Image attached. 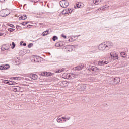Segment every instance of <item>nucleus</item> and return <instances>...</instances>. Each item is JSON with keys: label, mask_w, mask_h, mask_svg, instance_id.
Returning <instances> with one entry per match:
<instances>
[{"label": "nucleus", "mask_w": 129, "mask_h": 129, "mask_svg": "<svg viewBox=\"0 0 129 129\" xmlns=\"http://www.w3.org/2000/svg\"><path fill=\"white\" fill-rule=\"evenodd\" d=\"M50 33L49 32V30H46L45 31H44L42 33L41 35L42 36H47V35H49Z\"/></svg>", "instance_id": "18"}, {"label": "nucleus", "mask_w": 129, "mask_h": 129, "mask_svg": "<svg viewBox=\"0 0 129 129\" xmlns=\"http://www.w3.org/2000/svg\"><path fill=\"white\" fill-rule=\"evenodd\" d=\"M98 65H99V66H103V65H104L103 60L99 61H98Z\"/></svg>", "instance_id": "28"}, {"label": "nucleus", "mask_w": 129, "mask_h": 129, "mask_svg": "<svg viewBox=\"0 0 129 129\" xmlns=\"http://www.w3.org/2000/svg\"><path fill=\"white\" fill-rule=\"evenodd\" d=\"M69 119H70V117H68L67 118H66V121L69 120Z\"/></svg>", "instance_id": "51"}, {"label": "nucleus", "mask_w": 129, "mask_h": 129, "mask_svg": "<svg viewBox=\"0 0 129 129\" xmlns=\"http://www.w3.org/2000/svg\"><path fill=\"white\" fill-rule=\"evenodd\" d=\"M25 80H26L27 81H30V79L26 78Z\"/></svg>", "instance_id": "53"}, {"label": "nucleus", "mask_w": 129, "mask_h": 129, "mask_svg": "<svg viewBox=\"0 0 129 129\" xmlns=\"http://www.w3.org/2000/svg\"><path fill=\"white\" fill-rule=\"evenodd\" d=\"M37 56L36 55H33L31 57V60L32 62H33V63H36V61H37Z\"/></svg>", "instance_id": "13"}, {"label": "nucleus", "mask_w": 129, "mask_h": 129, "mask_svg": "<svg viewBox=\"0 0 129 129\" xmlns=\"http://www.w3.org/2000/svg\"><path fill=\"white\" fill-rule=\"evenodd\" d=\"M55 47H60V44L59 42H57L55 44Z\"/></svg>", "instance_id": "40"}, {"label": "nucleus", "mask_w": 129, "mask_h": 129, "mask_svg": "<svg viewBox=\"0 0 129 129\" xmlns=\"http://www.w3.org/2000/svg\"><path fill=\"white\" fill-rule=\"evenodd\" d=\"M58 43H59V46L60 47H63V46L65 45V42L64 41H60V42H58Z\"/></svg>", "instance_id": "27"}, {"label": "nucleus", "mask_w": 129, "mask_h": 129, "mask_svg": "<svg viewBox=\"0 0 129 129\" xmlns=\"http://www.w3.org/2000/svg\"><path fill=\"white\" fill-rule=\"evenodd\" d=\"M15 63H16V65H20L21 64V60H20V59H19V58H17L15 60Z\"/></svg>", "instance_id": "19"}, {"label": "nucleus", "mask_w": 129, "mask_h": 129, "mask_svg": "<svg viewBox=\"0 0 129 129\" xmlns=\"http://www.w3.org/2000/svg\"><path fill=\"white\" fill-rule=\"evenodd\" d=\"M5 15L7 16H9L10 14H11V11H10L9 9H6V10H5Z\"/></svg>", "instance_id": "20"}, {"label": "nucleus", "mask_w": 129, "mask_h": 129, "mask_svg": "<svg viewBox=\"0 0 129 129\" xmlns=\"http://www.w3.org/2000/svg\"><path fill=\"white\" fill-rule=\"evenodd\" d=\"M65 70V69L64 68H61L60 69H59L57 71H56V73H61V72H63V71Z\"/></svg>", "instance_id": "21"}, {"label": "nucleus", "mask_w": 129, "mask_h": 129, "mask_svg": "<svg viewBox=\"0 0 129 129\" xmlns=\"http://www.w3.org/2000/svg\"><path fill=\"white\" fill-rule=\"evenodd\" d=\"M15 29H14V28H9L8 29V31H9V32H10V33H12V32H14V31H15Z\"/></svg>", "instance_id": "32"}, {"label": "nucleus", "mask_w": 129, "mask_h": 129, "mask_svg": "<svg viewBox=\"0 0 129 129\" xmlns=\"http://www.w3.org/2000/svg\"><path fill=\"white\" fill-rule=\"evenodd\" d=\"M83 7V3L81 2H77L74 5L75 9H80Z\"/></svg>", "instance_id": "7"}, {"label": "nucleus", "mask_w": 129, "mask_h": 129, "mask_svg": "<svg viewBox=\"0 0 129 129\" xmlns=\"http://www.w3.org/2000/svg\"><path fill=\"white\" fill-rule=\"evenodd\" d=\"M19 20H24V18H23V16H20V17L19 18Z\"/></svg>", "instance_id": "48"}, {"label": "nucleus", "mask_w": 129, "mask_h": 129, "mask_svg": "<svg viewBox=\"0 0 129 129\" xmlns=\"http://www.w3.org/2000/svg\"><path fill=\"white\" fill-rule=\"evenodd\" d=\"M3 35H4V33L0 32V37L2 36H3Z\"/></svg>", "instance_id": "55"}, {"label": "nucleus", "mask_w": 129, "mask_h": 129, "mask_svg": "<svg viewBox=\"0 0 129 129\" xmlns=\"http://www.w3.org/2000/svg\"><path fill=\"white\" fill-rule=\"evenodd\" d=\"M30 77L31 79H33V80H37V79H38V76L37 75V74H31Z\"/></svg>", "instance_id": "11"}, {"label": "nucleus", "mask_w": 129, "mask_h": 129, "mask_svg": "<svg viewBox=\"0 0 129 129\" xmlns=\"http://www.w3.org/2000/svg\"><path fill=\"white\" fill-rule=\"evenodd\" d=\"M103 63H104V65H106L108 64V61L103 60Z\"/></svg>", "instance_id": "44"}, {"label": "nucleus", "mask_w": 129, "mask_h": 129, "mask_svg": "<svg viewBox=\"0 0 129 129\" xmlns=\"http://www.w3.org/2000/svg\"><path fill=\"white\" fill-rule=\"evenodd\" d=\"M22 46H24V47H26V46H27V43H23Z\"/></svg>", "instance_id": "50"}, {"label": "nucleus", "mask_w": 129, "mask_h": 129, "mask_svg": "<svg viewBox=\"0 0 129 129\" xmlns=\"http://www.w3.org/2000/svg\"><path fill=\"white\" fill-rule=\"evenodd\" d=\"M22 43H23V41H21V42H20V45H22Z\"/></svg>", "instance_id": "61"}, {"label": "nucleus", "mask_w": 129, "mask_h": 129, "mask_svg": "<svg viewBox=\"0 0 129 129\" xmlns=\"http://www.w3.org/2000/svg\"><path fill=\"white\" fill-rule=\"evenodd\" d=\"M25 23H26V25H28V24H29V22H26Z\"/></svg>", "instance_id": "60"}, {"label": "nucleus", "mask_w": 129, "mask_h": 129, "mask_svg": "<svg viewBox=\"0 0 129 129\" xmlns=\"http://www.w3.org/2000/svg\"><path fill=\"white\" fill-rule=\"evenodd\" d=\"M71 40H72V38H71Z\"/></svg>", "instance_id": "63"}, {"label": "nucleus", "mask_w": 129, "mask_h": 129, "mask_svg": "<svg viewBox=\"0 0 129 129\" xmlns=\"http://www.w3.org/2000/svg\"><path fill=\"white\" fill-rule=\"evenodd\" d=\"M33 45L34 44L33 43H29V45H28V48H32Z\"/></svg>", "instance_id": "38"}, {"label": "nucleus", "mask_w": 129, "mask_h": 129, "mask_svg": "<svg viewBox=\"0 0 129 129\" xmlns=\"http://www.w3.org/2000/svg\"><path fill=\"white\" fill-rule=\"evenodd\" d=\"M12 45L11 49H14L16 47V44L14 42H12Z\"/></svg>", "instance_id": "34"}, {"label": "nucleus", "mask_w": 129, "mask_h": 129, "mask_svg": "<svg viewBox=\"0 0 129 129\" xmlns=\"http://www.w3.org/2000/svg\"><path fill=\"white\" fill-rule=\"evenodd\" d=\"M16 28L17 29V30H21V26H19V25H16Z\"/></svg>", "instance_id": "42"}, {"label": "nucleus", "mask_w": 129, "mask_h": 129, "mask_svg": "<svg viewBox=\"0 0 129 129\" xmlns=\"http://www.w3.org/2000/svg\"><path fill=\"white\" fill-rule=\"evenodd\" d=\"M8 26H9V27H11V28H15V25H14L12 24H10V23H9L8 24Z\"/></svg>", "instance_id": "37"}, {"label": "nucleus", "mask_w": 129, "mask_h": 129, "mask_svg": "<svg viewBox=\"0 0 129 129\" xmlns=\"http://www.w3.org/2000/svg\"><path fill=\"white\" fill-rule=\"evenodd\" d=\"M113 47V43L111 41H106L101 43L98 46V49L100 51L106 52Z\"/></svg>", "instance_id": "1"}, {"label": "nucleus", "mask_w": 129, "mask_h": 129, "mask_svg": "<svg viewBox=\"0 0 129 129\" xmlns=\"http://www.w3.org/2000/svg\"><path fill=\"white\" fill-rule=\"evenodd\" d=\"M13 89H14L13 91L15 92H20V90H21V88L19 86H16V87H14Z\"/></svg>", "instance_id": "15"}, {"label": "nucleus", "mask_w": 129, "mask_h": 129, "mask_svg": "<svg viewBox=\"0 0 129 129\" xmlns=\"http://www.w3.org/2000/svg\"><path fill=\"white\" fill-rule=\"evenodd\" d=\"M59 4L62 8H67L69 6V2L68 1H60Z\"/></svg>", "instance_id": "5"}, {"label": "nucleus", "mask_w": 129, "mask_h": 129, "mask_svg": "<svg viewBox=\"0 0 129 129\" xmlns=\"http://www.w3.org/2000/svg\"><path fill=\"white\" fill-rule=\"evenodd\" d=\"M12 79H14V80H21V78L19 77H13Z\"/></svg>", "instance_id": "31"}, {"label": "nucleus", "mask_w": 129, "mask_h": 129, "mask_svg": "<svg viewBox=\"0 0 129 129\" xmlns=\"http://www.w3.org/2000/svg\"><path fill=\"white\" fill-rule=\"evenodd\" d=\"M31 2H32V3H35V4H36V3H38V2H39V1H31Z\"/></svg>", "instance_id": "49"}, {"label": "nucleus", "mask_w": 129, "mask_h": 129, "mask_svg": "<svg viewBox=\"0 0 129 129\" xmlns=\"http://www.w3.org/2000/svg\"><path fill=\"white\" fill-rule=\"evenodd\" d=\"M88 70H89V71H91V70L92 71L95 72V73H97V72H98V71H99L100 70L99 68H98L97 67L94 66L90 65L88 67Z\"/></svg>", "instance_id": "3"}, {"label": "nucleus", "mask_w": 129, "mask_h": 129, "mask_svg": "<svg viewBox=\"0 0 129 129\" xmlns=\"http://www.w3.org/2000/svg\"><path fill=\"white\" fill-rule=\"evenodd\" d=\"M59 84L61 87H66V86H68V84H69V83H68V82L67 81H62L61 82H60L59 83Z\"/></svg>", "instance_id": "8"}, {"label": "nucleus", "mask_w": 129, "mask_h": 129, "mask_svg": "<svg viewBox=\"0 0 129 129\" xmlns=\"http://www.w3.org/2000/svg\"><path fill=\"white\" fill-rule=\"evenodd\" d=\"M24 6H27V4H24Z\"/></svg>", "instance_id": "62"}, {"label": "nucleus", "mask_w": 129, "mask_h": 129, "mask_svg": "<svg viewBox=\"0 0 129 129\" xmlns=\"http://www.w3.org/2000/svg\"><path fill=\"white\" fill-rule=\"evenodd\" d=\"M127 3H129V1H127Z\"/></svg>", "instance_id": "64"}, {"label": "nucleus", "mask_w": 129, "mask_h": 129, "mask_svg": "<svg viewBox=\"0 0 129 129\" xmlns=\"http://www.w3.org/2000/svg\"><path fill=\"white\" fill-rule=\"evenodd\" d=\"M57 122L60 123H63L64 122H66V118H65V117L57 118Z\"/></svg>", "instance_id": "9"}, {"label": "nucleus", "mask_w": 129, "mask_h": 129, "mask_svg": "<svg viewBox=\"0 0 129 129\" xmlns=\"http://www.w3.org/2000/svg\"><path fill=\"white\" fill-rule=\"evenodd\" d=\"M61 37H62V38H64V39H66V38H67V36H66V35H64V34H61Z\"/></svg>", "instance_id": "46"}, {"label": "nucleus", "mask_w": 129, "mask_h": 129, "mask_svg": "<svg viewBox=\"0 0 129 129\" xmlns=\"http://www.w3.org/2000/svg\"><path fill=\"white\" fill-rule=\"evenodd\" d=\"M38 58H39V56H37V58H36V63H38Z\"/></svg>", "instance_id": "54"}, {"label": "nucleus", "mask_w": 129, "mask_h": 129, "mask_svg": "<svg viewBox=\"0 0 129 129\" xmlns=\"http://www.w3.org/2000/svg\"><path fill=\"white\" fill-rule=\"evenodd\" d=\"M62 78H64V79H67V76L66 74H63L62 75Z\"/></svg>", "instance_id": "35"}, {"label": "nucleus", "mask_w": 129, "mask_h": 129, "mask_svg": "<svg viewBox=\"0 0 129 129\" xmlns=\"http://www.w3.org/2000/svg\"><path fill=\"white\" fill-rule=\"evenodd\" d=\"M37 15H41V13L38 12V13H37Z\"/></svg>", "instance_id": "56"}, {"label": "nucleus", "mask_w": 129, "mask_h": 129, "mask_svg": "<svg viewBox=\"0 0 129 129\" xmlns=\"http://www.w3.org/2000/svg\"><path fill=\"white\" fill-rule=\"evenodd\" d=\"M73 8H67V11H68V14H71L72 12H73Z\"/></svg>", "instance_id": "22"}, {"label": "nucleus", "mask_w": 129, "mask_h": 129, "mask_svg": "<svg viewBox=\"0 0 129 129\" xmlns=\"http://www.w3.org/2000/svg\"><path fill=\"white\" fill-rule=\"evenodd\" d=\"M109 7V6L106 5L105 6H103L101 7V8H99L96 11V13H102V11H106L107 9Z\"/></svg>", "instance_id": "4"}, {"label": "nucleus", "mask_w": 129, "mask_h": 129, "mask_svg": "<svg viewBox=\"0 0 129 129\" xmlns=\"http://www.w3.org/2000/svg\"><path fill=\"white\" fill-rule=\"evenodd\" d=\"M9 48L7 47L6 44H4L2 47H1L2 51H6V50H8Z\"/></svg>", "instance_id": "17"}, {"label": "nucleus", "mask_w": 129, "mask_h": 129, "mask_svg": "<svg viewBox=\"0 0 129 129\" xmlns=\"http://www.w3.org/2000/svg\"><path fill=\"white\" fill-rule=\"evenodd\" d=\"M121 55H122V57H123V56H125V52H121Z\"/></svg>", "instance_id": "47"}, {"label": "nucleus", "mask_w": 129, "mask_h": 129, "mask_svg": "<svg viewBox=\"0 0 129 129\" xmlns=\"http://www.w3.org/2000/svg\"><path fill=\"white\" fill-rule=\"evenodd\" d=\"M0 70H5L4 66H0Z\"/></svg>", "instance_id": "41"}, {"label": "nucleus", "mask_w": 129, "mask_h": 129, "mask_svg": "<svg viewBox=\"0 0 129 129\" xmlns=\"http://www.w3.org/2000/svg\"><path fill=\"white\" fill-rule=\"evenodd\" d=\"M20 25H22V26H26V25H27V24H26V22H23L20 23Z\"/></svg>", "instance_id": "43"}, {"label": "nucleus", "mask_w": 129, "mask_h": 129, "mask_svg": "<svg viewBox=\"0 0 129 129\" xmlns=\"http://www.w3.org/2000/svg\"><path fill=\"white\" fill-rule=\"evenodd\" d=\"M52 40L53 41H56V40H58V37L56 35L53 36L52 37Z\"/></svg>", "instance_id": "30"}, {"label": "nucleus", "mask_w": 129, "mask_h": 129, "mask_svg": "<svg viewBox=\"0 0 129 129\" xmlns=\"http://www.w3.org/2000/svg\"><path fill=\"white\" fill-rule=\"evenodd\" d=\"M41 76H52L53 75V74L51 72H42L41 74Z\"/></svg>", "instance_id": "10"}, {"label": "nucleus", "mask_w": 129, "mask_h": 129, "mask_svg": "<svg viewBox=\"0 0 129 129\" xmlns=\"http://www.w3.org/2000/svg\"><path fill=\"white\" fill-rule=\"evenodd\" d=\"M0 16L1 17H7V15L6 14V11L5 10H2L0 11Z\"/></svg>", "instance_id": "14"}, {"label": "nucleus", "mask_w": 129, "mask_h": 129, "mask_svg": "<svg viewBox=\"0 0 129 129\" xmlns=\"http://www.w3.org/2000/svg\"><path fill=\"white\" fill-rule=\"evenodd\" d=\"M22 17H23V20H26V19H27V15H23V16H22Z\"/></svg>", "instance_id": "39"}, {"label": "nucleus", "mask_w": 129, "mask_h": 129, "mask_svg": "<svg viewBox=\"0 0 129 129\" xmlns=\"http://www.w3.org/2000/svg\"><path fill=\"white\" fill-rule=\"evenodd\" d=\"M4 2H5V1H0V3H4Z\"/></svg>", "instance_id": "58"}, {"label": "nucleus", "mask_w": 129, "mask_h": 129, "mask_svg": "<svg viewBox=\"0 0 129 129\" xmlns=\"http://www.w3.org/2000/svg\"><path fill=\"white\" fill-rule=\"evenodd\" d=\"M70 42H72V40L71 41L70 39H69V43H70Z\"/></svg>", "instance_id": "57"}, {"label": "nucleus", "mask_w": 129, "mask_h": 129, "mask_svg": "<svg viewBox=\"0 0 129 129\" xmlns=\"http://www.w3.org/2000/svg\"><path fill=\"white\" fill-rule=\"evenodd\" d=\"M46 3H47V1L46 2L44 1V6H46Z\"/></svg>", "instance_id": "59"}, {"label": "nucleus", "mask_w": 129, "mask_h": 129, "mask_svg": "<svg viewBox=\"0 0 129 129\" xmlns=\"http://www.w3.org/2000/svg\"><path fill=\"white\" fill-rule=\"evenodd\" d=\"M38 24L39 25L40 28H42V27H44V24L43 23H38Z\"/></svg>", "instance_id": "45"}, {"label": "nucleus", "mask_w": 129, "mask_h": 129, "mask_svg": "<svg viewBox=\"0 0 129 129\" xmlns=\"http://www.w3.org/2000/svg\"><path fill=\"white\" fill-rule=\"evenodd\" d=\"M63 49L67 52H72L75 49V47L74 45H66L63 47Z\"/></svg>", "instance_id": "2"}, {"label": "nucleus", "mask_w": 129, "mask_h": 129, "mask_svg": "<svg viewBox=\"0 0 129 129\" xmlns=\"http://www.w3.org/2000/svg\"><path fill=\"white\" fill-rule=\"evenodd\" d=\"M4 67V69L5 70H7V69H9V68H10V65L6 64L5 65H3Z\"/></svg>", "instance_id": "26"}, {"label": "nucleus", "mask_w": 129, "mask_h": 129, "mask_svg": "<svg viewBox=\"0 0 129 129\" xmlns=\"http://www.w3.org/2000/svg\"><path fill=\"white\" fill-rule=\"evenodd\" d=\"M42 62V57L38 56L37 59V63H41Z\"/></svg>", "instance_id": "29"}, {"label": "nucleus", "mask_w": 129, "mask_h": 129, "mask_svg": "<svg viewBox=\"0 0 129 129\" xmlns=\"http://www.w3.org/2000/svg\"><path fill=\"white\" fill-rule=\"evenodd\" d=\"M92 4L93 5H98L99 4V2H100V1H92Z\"/></svg>", "instance_id": "24"}, {"label": "nucleus", "mask_w": 129, "mask_h": 129, "mask_svg": "<svg viewBox=\"0 0 129 129\" xmlns=\"http://www.w3.org/2000/svg\"><path fill=\"white\" fill-rule=\"evenodd\" d=\"M82 68H83V66L81 65L80 66H78L76 67V69L78 70H81V69H82Z\"/></svg>", "instance_id": "25"}, {"label": "nucleus", "mask_w": 129, "mask_h": 129, "mask_svg": "<svg viewBox=\"0 0 129 129\" xmlns=\"http://www.w3.org/2000/svg\"><path fill=\"white\" fill-rule=\"evenodd\" d=\"M119 82H120V78L117 77L114 78V84H118Z\"/></svg>", "instance_id": "12"}, {"label": "nucleus", "mask_w": 129, "mask_h": 129, "mask_svg": "<svg viewBox=\"0 0 129 129\" xmlns=\"http://www.w3.org/2000/svg\"><path fill=\"white\" fill-rule=\"evenodd\" d=\"M124 6H127V4H122L121 7H123Z\"/></svg>", "instance_id": "52"}, {"label": "nucleus", "mask_w": 129, "mask_h": 129, "mask_svg": "<svg viewBox=\"0 0 129 129\" xmlns=\"http://www.w3.org/2000/svg\"><path fill=\"white\" fill-rule=\"evenodd\" d=\"M68 14V12L67 11V9L64 10H63L59 15L58 16H62V15H67Z\"/></svg>", "instance_id": "16"}, {"label": "nucleus", "mask_w": 129, "mask_h": 129, "mask_svg": "<svg viewBox=\"0 0 129 129\" xmlns=\"http://www.w3.org/2000/svg\"><path fill=\"white\" fill-rule=\"evenodd\" d=\"M9 81L8 80H4L3 82H2L3 83H5V84H9Z\"/></svg>", "instance_id": "33"}, {"label": "nucleus", "mask_w": 129, "mask_h": 129, "mask_svg": "<svg viewBox=\"0 0 129 129\" xmlns=\"http://www.w3.org/2000/svg\"><path fill=\"white\" fill-rule=\"evenodd\" d=\"M31 27H33V25H28L25 29H31Z\"/></svg>", "instance_id": "36"}, {"label": "nucleus", "mask_w": 129, "mask_h": 129, "mask_svg": "<svg viewBox=\"0 0 129 129\" xmlns=\"http://www.w3.org/2000/svg\"><path fill=\"white\" fill-rule=\"evenodd\" d=\"M8 84L9 85H15V84H16V82L14 81H9Z\"/></svg>", "instance_id": "23"}, {"label": "nucleus", "mask_w": 129, "mask_h": 129, "mask_svg": "<svg viewBox=\"0 0 129 129\" xmlns=\"http://www.w3.org/2000/svg\"><path fill=\"white\" fill-rule=\"evenodd\" d=\"M110 56L113 60H118V54H116V53L111 52Z\"/></svg>", "instance_id": "6"}]
</instances>
